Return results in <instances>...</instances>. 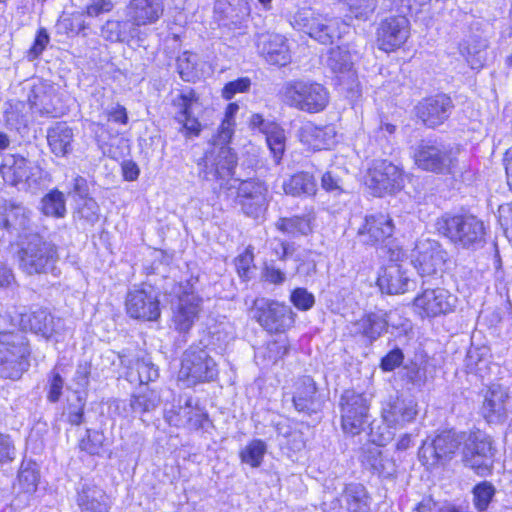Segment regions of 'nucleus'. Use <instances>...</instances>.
Wrapping results in <instances>:
<instances>
[{
	"instance_id": "nucleus-22",
	"label": "nucleus",
	"mask_w": 512,
	"mask_h": 512,
	"mask_svg": "<svg viewBox=\"0 0 512 512\" xmlns=\"http://www.w3.org/2000/svg\"><path fill=\"white\" fill-rule=\"evenodd\" d=\"M371 185L378 196L392 193L402 187L403 177L401 170L387 160H375L369 169Z\"/></svg>"
},
{
	"instance_id": "nucleus-8",
	"label": "nucleus",
	"mask_w": 512,
	"mask_h": 512,
	"mask_svg": "<svg viewBox=\"0 0 512 512\" xmlns=\"http://www.w3.org/2000/svg\"><path fill=\"white\" fill-rule=\"evenodd\" d=\"M228 142L221 143L218 135L214 138L213 143L199 161V178L206 181H218L230 178L237 165V157Z\"/></svg>"
},
{
	"instance_id": "nucleus-16",
	"label": "nucleus",
	"mask_w": 512,
	"mask_h": 512,
	"mask_svg": "<svg viewBox=\"0 0 512 512\" xmlns=\"http://www.w3.org/2000/svg\"><path fill=\"white\" fill-rule=\"evenodd\" d=\"M182 291L172 304V325L179 333H187L198 319L202 299L188 286L179 287Z\"/></svg>"
},
{
	"instance_id": "nucleus-51",
	"label": "nucleus",
	"mask_w": 512,
	"mask_h": 512,
	"mask_svg": "<svg viewBox=\"0 0 512 512\" xmlns=\"http://www.w3.org/2000/svg\"><path fill=\"white\" fill-rule=\"evenodd\" d=\"M238 110V105L231 103L228 105L225 113V118L222 121L218 130V140L221 143L229 142L233 134V117Z\"/></svg>"
},
{
	"instance_id": "nucleus-43",
	"label": "nucleus",
	"mask_w": 512,
	"mask_h": 512,
	"mask_svg": "<svg viewBox=\"0 0 512 512\" xmlns=\"http://www.w3.org/2000/svg\"><path fill=\"white\" fill-rule=\"evenodd\" d=\"M39 473L34 462H22L18 472V482L23 491L34 492L37 488Z\"/></svg>"
},
{
	"instance_id": "nucleus-50",
	"label": "nucleus",
	"mask_w": 512,
	"mask_h": 512,
	"mask_svg": "<svg viewBox=\"0 0 512 512\" xmlns=\"http://www.w3.org/2000/svg\"><path fill=\"white\" fill-rule=\"evenodd\" d=\"M64 379L63 377L60 375V373L56 370V369H53L49 374H48V379H47V400L51 403H56L59 401L61 395H62V390H63V387H64Z\"/></svg>"
},
{
	"instance_id": "nucleus-18",
	"label": "nucleus",
	"mask_w": 512,
	"mask_h": 512,
	"mask_svg": "<svg viewBox=\"0 0 512 512\" xmlns=\"http://www.w3.org/2000/svg\"><path fill=\"white\" fill-rule=\"evenodd\" d=\"M454 108L452 99L446 94H437L422 99L416 106L417 118L428 128L442 125Z\"/></svg>"
},
{
	"instance_id": "nucleus-38",
	"label": "nucleus",
	"mask_w": 512,
	"mask_h": 512,
	"mask_svg": "<svg viewBox=\"0 0 512 512\" xmlns=\"http://www.w3.org/2000/svg\"><path fill=\"white\" fill-rule=\"evenodd\" d=\"M40 210L47 217L64 218L67 213L64 194L58 189H52L41 198Z\"/></svg>"
},
{
	"instance_id": "nucleus-37",
	"label": "nucleus",
	"mask_w": 512,
	"mask_h": 512,
	"mask_svg": "<svg viewBox=\"0 0 512 512\" xmlns=\"http://www.w3.org/2000/svg\"><path fill=\"white\" fill-rule=\"evenodd\" d=\"M137 26L133 22L109 20L102 28V35L111 42H125L137 33Z\"/></svg>"
},
{
	"instance_id": "nucleus-24",
	"label": "nucleus",
	"mask_w": 512,
	"mask_h": 512,
	"mask_svg": "<svg viewBox=\"0 0 512 512\" xmlns=\"http://www.w3.org/2000/svg\"><path fill=\"white\" fill-rule=\"evenodd\" d=\"M394 313H369L351 324L350 332L360 336L367 344L376 341L387 329Z\"/></svg>"
},
{
	"instance_id": "nucleus-64",
	"label": "nucleus",
	"mask_w": 512,
	"mask_h": 512,
	"mask_svg": "<svg viewBox=\"0 0 512 512\" xmlns=\"http://www.w3.org/2000/svg\"><path fill=\"white\" fill-rule=\"evenodd\" d=\"M405 376L411 384L417 387L423 386L427 380L426 370L417 365L407 367Z\"/></svg>"
},
{
	"instance_id": "nucleus-31",
	"label": "nucleus",
	"mask_w": 512,
	"mask_h": 512,
	"mask_svg": "<svg viewBox=\"0 0 512 512\" xmlns=\"http://www.w3.org/2000/svg\"><path fill=\"white\" fill-rule=\"evenodd\" d=\"M77 504L81 512H109L110 501L100 487L84 483L78 491Z\"/></svg>"
},
{
	"instance_id": "nucleus-56",
	"label": "nucleus",
	"mask_w": 512,
	"mask_h": 512,
	"mask_svg": "<svg viewBox=\"0 0 512 512\" xmlns=\"http://www.w3.org/2000/svg\"><path fill=\"white\" fill-rule=\"evenodd\" d=\"M290 300L299 310L306 311L313 307L315 298L312 293L305 288H296L292 291Z\"/></svg>"
},
{
	"instance_id": "nucleus-46",
	"label": "nucleus",
	"mask_w": 512,
	"mask_h": 512,
	"mask_svg": "<svg viewBox=\"0 0 512 512\" xmlns=\"http://www.w3.org/2000/svg\"><path fill=\"white\" fill-rule=\"evenodd\" d=\"M105 441L103 432L94 429H87L86 435L81 438L79 448L89 455H100Z\"/></svg>"
},
{
	"instance_id": "nucleus-23",
	"label": "nucleus",
	"mask_w": 512,
	"mask_h": 512,
	"mask_svg": "<svg viewBox=\"0 0 512 512\" xmlns=\"http://www.w3.org/2000/svg\"><path fill=\"white\" fill-rule=\"evenodd\" d=\"M510 406L508 389L499 384H493L485 394L481 414L488 423H503L508 416Z\"/></svg>"
},
{
	"instance_id": "nucleus-39",
	"label": "nucleus",
	"mask_w": 512,
	"mask_h": 512,
	"mask_svg": "<svg viewBox=\"0 0 512 512\" xmlns=\"http://www.w3.org/2000/svg\"><path fill=\"white\" fill-rule=\"evenodd\" d=\"M268 445L262 439H252L239 452V458L243 464L251 468L261 466L267 453Z\"/></svg>"
},
{
	"instance_id": "nucleus-2",
	"label": "nucleus",
	"mask_w": 512,
	"mask_h": 512,
	"mask_svg": "<svg viewBox=\"0 0 512 512\" xmlns=\"http://www.w3.org/2000/svg\"><path fill=\"white\" fill-rule=\"evenodd\" d=\"M282 101L297 110L314 114L322 112L329 104L328 89L315 81L290 80L281 89Z\"/></svg>"
},
{
	"instance_id": "nucleus-53",
	"label": "nucleus",
	"mask_w": 512,
	"mask_h": 512,
	"mask_svg": "<svg viewBox=\"0 0 512 512\" xmlns=\"http://www.w3.org/2000/svg\"><path fill=\"white\" fill-rule=\"evenodd\" d=\"M288 349L289 345L287 340H275L267 344L264 352V357L268 360V362L274 364L287 354Z\"/></svg>"
},
{
	"instance_id": "nucleus-3",
	"label": "nucleus",
	"mask_w": 512,
	"mask_h": 512,
	"mask_svg": "<svg viewBox=\"0 0 512 512\" xmlns=\"http://www.w3.org/2000/svg\"><path fill=\"white\" fill-rule=\"evenodd\" d=\"M458 146L446 144L437 140H421L413 147L415 165L426 172L448 175L454 172L458 165Z\"/></svg>"
},
{
	"instance_id": "nucleus-7",
	"label": "nucleus",
	"mask_w": 512,
	"mask_h": 512,
	"mask_svg": "<svg viewBox=\"0 0 512 512\" xmlns=\"http://www.w3.org/2000/svg\"><path fill=\"white\" fill-rule=\"evenodd\" d=\"M19 268L27 275L46 274L58 260L57 247L35 235L18 251Z\"/></svg>"
},
{
	"instance_id": "nucleus-47",
	"label": "nucleus",
	"mask_w": 512,
	"mask_h": 512,
	"mask_svg": "<svg viewBox=\"0 0 512 512\" xmlns=\"http://www.w3.org/2000/svg\"><path fill=\"white\" fill-rule=\"evenodd\" d=\"M267 193V186L259 180L243 181L238 187L239 198H254L256 201H262V199L267 198Z\"/></svg>"
},
{
	"instance_id": "nucleus-30",
	"label": "nucleus",
	"mask_w": 512,
	"mask_h": 512,
	"mask_svg": "<svg viewBox=\"0 0 512 512\" xmlns=\"http://www.w3.org/2000/svg\"><path fill=\"white\" fill-rule=\"evenodd\" d=\"M258 48L270 64L284 66L290 61L289 47L282 35H263L258 43Z\"/></svg>"
},
{
	"instance_id": "nucleus-10",
	"label": "nucleus",
	"mask_w": 512,
	"mask_h": 512,
	"mask_svg": "<svg viewBox=\"0 0 512 512\" xmlns=\"http://www.w3.org/2000/svg\"><path fill=\"white\" fill-rule=\"evenodd\" d=\"M217 374V365L205 349L191 346L184 352L178 373L179 381L187 386H193L200 382L212 381Z\"/></svg>"
},
{
	"instance_id": "nucleus-4",
	"label": "nucleus",
	"mask_w": 512,
	"mask_h": 512,
	"mask_svg": "<svg viewBox=\"0 0 512 512\" xmlns=\"http://www.w3.org/2000/svg\"><path fill=\"white\" fill-rule=\"evenodd\" d=\"M428 0H393L400 15L383 19L376 30L378 48L392 52L400 48L410 36V22L404 15L413 10L415 5H423Z\"/></svg>"
},
{
	"instance_id": "nucleus-20",
	"label": "nucleus",
	"mask_w": 512,
	"mask_h": 512,
	"mask_svg": "<svg viewBox=\"0 0 512 512\" xmlns=\"http://www.w3.org/2000/svg\"><path fill=\"white\" fill-rule=\"evenodd\" d=\"M455 298L444 288H425L414 299V306L422 317H436L452 311Z\"/></svg>"
},
{
	"instance_id": "nucleus-17",
	"label": "nucleus",
	"mask_w": 512,
	"mask_h": 512,
	"mask_svg": "<svg viewBox=\"0 0 512 512\" xmlns=\"http://www.w3.org/2000/svg\"><path fill=\"white\" fill-rule=\"evenodd\" d=\"M417 414V402L403 395H390L382 403L381 415L389 427L403 428L413 422Z\"/></svg>"
},
{
	"instance_id": "nucleus-54",
	"label": "nucleus",
	"mask_w": 512,
	"mask_h": 512,
	"mask_svg": "<svg viewBox=\"0 0 512 512\" xmlns=\"http://www.w3.org/2000/svg\"><path fill=\"white\" fill-rule=\"evenodd\" d=\"M82 204H79L77 213L80 218L86 220L89 223H95L99 219V205L97 202L90 197L81 199Z\"/></svg>"
},
{
	"instance_id": "nucleus-1",
	"label": "nucleus",
	"mask_w": 512,
	"mask_h": 512,
	"mask_svg": "<svg viewBox=\"0 0 512 512\" xmlns=\"http://www.w3.org/2000/svg\"><path fill=\"white\" fill-rule=\"evenodd\" d=\"M436 228L456 247L476 249L485 241L484 223L471 214H445L437 219Z\"/></svg>"
},
{
	"instance_id": "nucleus-32",
	"label": "nucleus",
	"mask_w": 512,
	"mask_h": 512,
	"mask_svg": "<svg viewBox=\"0 0 512 512\" xmlns=\"http://www.w3.org/2000/svg\"><path fill=\"white\" fill-rule=\"evenodd\" d=\"M73 138V130L66 122H57L47 130L49 148L57 157H65L72 152Z\"/></svg>"
},
{
	"instance_id": "nucleus-15",
	"label": "nucleus",
	"mask_w": 512,
	"mask_h": 512,
	"mask_svg": "<svg viewBox=\"0 0 512 512\" xmlns=\"http://www.w3.org/2000/svg\"><path fill=\"white\" fill-rule=\"evenodd\" d=\"M172 106L176 109L174 119L180 125L179 132L186 138L199 136L202 125L195 111L199 108V97L193 89L182 90L172 99Z\"/></svg>"
},
{
	"instance_id": "nucleus-29",
	"label": "nucleus",
	"mask_w": 512,
	"mask_h": 512,
	"mask_svg": "<svg viewBox=\"0 0 512 512\" xmlns=\"http://www.w3.org/2000/svg\"><path fill=\"white\" fill-rule=\"evenodd\" d=\"M377 285L380 290L387 294H402L414 285L406 271L399 264L393 263L386 266L380 272Z\"/></svg>"
},
{
	"instance_id": "nucleus-9",
	"label": "nucleus",
	"mask_w": 512,
	"mask_h": 512,
	"mask_svg": "<svg viewBox=\"0 0 512 512\" xmlns=\"http://www.w3.org/2000/svg\"><path fill=\"white\" fill-rule=\"evenodd\" d=\"M371 398L363 392L345 390L339 401L341 426L352 436L360 434L369 421Z\"/></svg>"
},
{
	"instance_id": "nucleus-13",
	"label": "nucleus",
	"mask_w": 512,
	"mask_h": 512,
	"mask_svg": "<svg viewBox=\"0 0 512 512\" xmlns=\"http://www.w3.org/2000/svg\"><path fill=\"white\" fill-rule=\"evenodd\" d=\"M495 453L490 436L480 431L470 433L463 448V462L479 476H486L492 471Z\"/></svg>"
},
{
	"instance_id": "nucleus-26",
	"label": "nucleus",
	"mask_w": 512,
	"mask_h": 512,
	"mask_svg": "<svg viewBox=\"0 0 512 512\" xmlns=\"http://www.w3.org/2000/svg\"><path fill=\"white\" fill-rule=\"evenodd\" d=\"M390 439V436L387 438L382 437L379 439L378 445H368L363 449L361 456V461L365 468L384 478H389L396 472L394 460L380 448V446L385 445Z\"/></svg>"
},
{
	"instance_id": "nucleus-61",
	"label": "nucleus",
	"mask_w": 512,
	"mask_h": 512,
	"mask_svg": "<svg viewBox=\"0 0 512 512\" xmlns=\"http://www.w3.org/2000/svg\"><path fill=\"white\" fill-rule=\"evenodd\" d=\"M243 212L253 218H258L263 212L267 198L256 201L254 198H239Z\"/></svg>"
},
{
	"instance_id": "nucleus-59",
	"label": "nucleus",
	"mask_w": 512,
	"mask_h": 512,
	"mask_svg": "<svg viewBox=\"0 0 512 512\" xmlns=\"http://www.w3.org/2000/svg\"><path fill=\"white\" fill-rule=\"evenodd\" d=\"M251 81L249 78H239L237 80L227 83L222 91L225 99L230 100L236 93H242L249 89Z\"/></svg>"
},
{
	"instance_id": "nucleus-55",
	"label": "nucleus",
	"mask_w": 512,
	"mask_h": 512,
	"mask_svg": "<svg viewBox=\"0 0 512 512\" xmlns=\"http://www.w3.org/2000/svg\"><path fill=\"white\" fill-rule=\"evenodd\" d=\"M254 255L250 248H247L242 254H240L235 260V266L237 273L243 280L250 279V273L253 266Z\"/></svg>"
},
{
	"instance_id": "nucleus-28",
	"label": "nucleus",
	"mask_w": 512,
	"mask_h": 512,
	"mask_svg": "<svg viewBox=\"0 0 512 512\" xmlns=\"http://www.w3.org/2000/svg\"><path fill=\"white\" fill-rule=\"evenodd\" d=\"M163 12L162 0H130L126 7L127 17L137 27L155 23Z\"/></svg>"
},
{
	"instance_id": "nucleus-11",
	"label": "nucleus",
	"mask_w": 512,
	"mask_h": 512,
	"mask_svg": "<svg viewBox=\"0 0 512 512\" xmlns=\"http://www.w3.org/2000/svg\"><path fill=\"white\" fill-rule=\"evenodd\" d=\"M253 318L270 333H283L295 322L291 307L268 298H257L251 308Z\"/></svg>"
},
{
	"instance_id": "nucleus-6",
	"label": "nucleus",
	"mask_w": 512,
	"mask_h": 512,
	"mask_svg": "<svg viewBox=\"0 0 512 512\" xmlns=\"http://www.w3.org/2000/svg\"><path fill=\"white\" fill-rule=\"evenodd\" d=\"M294 26L322 44H331L347 25L337 17H328L311 8L299 10L293 17Z\"/></svg>"
},
{
	"instance_id": "nucleus-21",
	"label": "nucleus",
	"mask_w": 512,
	"mask_h": 512,
	"mask_svg": "<svg viewBox=\"0 0 512 512\" xmlns=\"http://www.w3.org/2000/svg\"><path fill=\"white\" fill-rule=\"evenodd\" d=\"M126 309L135 319L153 321L160 316L159 299L152 289L130 291L126 298Z\"/></svg>"
},
{
	"instance_id": "nucleus-62",
	"label": "nucleus",
	"mask_w": 512,
	"mask_h": 512,
	"mask_svg": "<svg viewBox=\"0 0 512 512\" xmlns=\"http://www.w3.org/2000/svg\"><path fill=\"white\" fill-rule=\"evenodd\" d=\"M113 0H90L86 6V13L90 17H98L103 13H109L114 8Z\"/></svg>"
},
{
	"instance_id": "nucleus-42",
	"label": "nucleus",
	"mask_w": 512,
	"mask_h": 512,
	"mask_svg": "<svg viewBox=\"0 0 512 512\" xmlns=\"http://www.w3.org/2000/svg\"><path fill=\"white\" fill-rule=\"evenodd\" d=\"M264 134L270 151L276 162H279L285 150L286 137L284 130L277 123H274Z\"/></svg>"
},
{
	"instance_id": "nucleus-5",
	"label": "nucleus",
	"mask_w": 512,
	"mask_h": 512,
	"mask_svg": "<svg viewBox=\"0 0 512 512\" xmlns=\"http://www.w3.org/2000/svg\"><path fill=\"white\" fill-rule=\"evenodd\" d=\"M30 349L21 333L0 332V378L19 380L29 369Z\"/></svg>"
},
{
	"instance_id": "nucleus-34",
	"label": "nucleus",
	"mask_w": 512,
	"mask_h": 512,
	"mask_svg": "<svg viewBox=\"0 0 512 512\" xmlns=\"http://www.w3.org/2000/svg\"><path fill=\"white\" fill-rule=\"evenodd\" d=\"M161 403L160 394L155 390L147 389L138 393L137 395H133L129 400V403L126 401H119L117 403V409L122 408L124 411V417L129 416V411L127 406H129V410L133 413H146L155 410Z\"/></svg>"
},
{
	"instance_id": "nucleus-14",
	"label": "nucleus",
	"mask_w": 512,
	"mask_h": 512,
	"mask_svg": "<svg viewBox=\"0 0 512 512\" xmlns=\"http://www.w3.org/2000/svg\"><path fill=\"white\" fill-rule=\"evenodd\" d=\"M447 252L436 240L421 238L412 253V263L421 277L434 276L443 271Z\"/></svg>"
},
{
	"instance_id": "nucleus-45",
	"label": "nucleus",
	"mask_w": 512,
	"mask_h": 512,
	"mask_svg": "<svg viewBox=\"0 0 512 512\" xmlns=\"http://www.w3.org/2000/svg\"><path fill=\"white\" fill-rule=\"evenodd\" d=\"M28 323L35 333L47 336L53 331V317L46 309L39 308L33 311L28 318Z\"/></svg>"
},
{
	"instance_id": "nucleus-44",
	"label": "nucleus",
	"mask_w": 512,
	"mask_h": 512,
	"mask_svg": "<svg viewBox=\"0 0 512 512\" xmlns=\"http://www.w3.org/2000/svg\"><path fill=\"white\" fill-rule=\"evenodd\" d=\"M348 7L350 17L361 21H367L375 12L377 0H340Z\"/></svg>"
},
{
	"instance_id": "nucleus-52",
	"label": "nucleus",
	"mask_w": 512,
	"mask_h": 512,
	"mask_svg": "<svg viewBox=\"0 0 512 512\" xmlns=\"http://www.w3.org/2000/svg\"><path fill=\"white\" fill-rule=\"evenodd\" d=\"M135 370L138 374V380L141 384L155 381L159 377L158 368L147 359H139L135 363Z\"/></svg>"
},
{
	"instance_id": "nucleus-60",
	"label": "nucleus",
	"mask_w": 512,
	"mask_h": 512,
	"mask_svg": "<svg viewBox=\"0 0 512 512\" xmlns=\"http://www.w3.org/2000/svg\"><path fill=\"white\" fill-rule=\"evenodd\" d=\"M15 454L16 450L11 437L0 432V464L11 462Z\"/></svg>"
},
{
	"instance_id": "nucleus-12",
	"label": "nucleus",
	"mask_w": 512,
	"mask_h": 512,
	"mask_svg": "<svg viewBox=\"0 0 512 512\" xmlns=\"http://www.w3.org/2000/svg\"><path fill=\"white\" fill-rule=\"evenodd\" d=\"M462 443V437L452 430L443 431L432 439L423 441L418 451L419 461L428 469L449 462Z\"/></svg>"
},
{
	"instance_id": "nucleus-35",
	"label": "nucleus",
	"mask_w": 512,
	"mask_h": 512,
	"mask_svg": "<svg viewBox=\"0 0 512 512\" xmlns=\"http://www.w3.org/2000/svg\"><path fill=\"white\" fill-rule=\"evenodd\" d=\"M370 497L366 488L360 483L346 486L342 501L349 512H370Z\"/></svg>"
},
{
	"instance_id": "nucleus-63",
	"label": "nucleus",
	"mask_w": 512,
	"mask_h": 512,
	"mask_svg": "<svg viewBox=\"0 0 512 512\" xmlns=\"http://www.w3.org/2000/svg\"><path fill=\"white\" fill-rule=\"evenodd\" d=\"M499 221L507 237L512 240V202L499 207Z\"/></svg>"
},
{
	"instance_id": "nucleus-33",
	"label": "nucleus",
	"mask_w": 512,
	"mask_h": 512,
	"mask_svg": "<svg viewBox=\"0 0 512 512\" xmlns=\"http://www.w3.org/2000/svg\"><path fill=\"white\" fill-rule=\"evenodd\" d=\"M316 384L310 376L301 377L295 384L293 403L299 412L311 414L317 410Z\"/></svg>"
},
{
	"instance_id": "nucleus-41",
	"label": "nucleus",
	"mask_w": 512,
	"mask_h": 512,
	"mask_svg": "<svg viewBox=\"0 0 512 512\" xmlns=\"http://www.w3.org/2000/svg\"><path fill=\"white\" fill-rule=\"evenodd\" d=\"M276 228L288 235H307L311 231L310 219L307 216L280 218L275 223Z\"/></svg>"
},
{
	"instance_id": "nucleus-36",
	"label": "nucleus",
	"mask_w": 512,
	"mask_h": 512,
	"mask_svg": "<svg viewBox=\"0 0 512 512\" xmlns=\"http://www.w3.org/2000/svg\"><path fill=\"white\" fill-rule=\"evenodd\" d=\"M286 194L299 196H313L317 191V184L312 175L307 172H300L291 176L283 183Z\"/></svg>"
},
{
	"instance_id": "nucleus-57",
	"label": "nucleus",
	"mask_w": 512,
	"mask_h": 512,
	"mask_svg": "<svg viewBox=\"0 0 512 512\" xmlns=\"http://www.w3.org/2000/svg\"><path fill=\"white\" fill-rule=\"evenodd\" d=\"M49 35L46 31V29L41 28L35 37L34 43L32 47L27 52V59L29 61H34L37 59L42 52L45 50L46 46L49 43Z\"/></svg>"
},
{
	"instance_id": "nucleus-27",
	"label": "nucleus",
	"mask_w": 512,
	"mask_h": 512,
	"mask_svg": "<svg viewBox=\"0 0 512 512\" xmlns=\"http://www.w3.org/2000/svg\"><path fill=\"white\" fill-rule=\"evenodd\" d=\"M0 174L6 184L21 189L29 185L31 167L26 158L7 155L0 166Z\"/></svg>"
},
{
	"instance_id": "nucleus-19",
	"label": "nucleus",
	"mask_w": 512,
	"mask_h": 512,
	"mask_svg": "<svg viewBox=\"0 0 512 512\" xmlns=\"http://www.w3.org/2000/svg\"><path fill=\"white\" fill-rule=\"evenodd\" d=\"M394 224L389 215L382 213L367 215L357 230L360 243L368 246H377L391 238Z\"/></svg>"
},
{
	"instance_id": "nucleus-58",
	"label": "nucleus",
	"mask_w": 512,
	"mask_h": 512,
	"mask_svg": "<svg viewBox=\"0 0 512 512\" xmlns=\"http://www.w3.org/2000/svg\"><path fill=\"white\" fill-rule=\"evenodd\" d=\"M321 186L325 191L334 195H339L344 191L341 178L333 171H327L323 174Z\"/></svg>"
},
{
	"instance_id": "nucleus-48",
	"label": "nucleus",
	"mask_w": 512,
	"mask_h": 512,
	"mask_svg": "<svg viewBox=\"0 0 512 512\" xmlns=\"http://www.w3.org/2000/svg\"><path fill=\"white\" fill-rule=\"evenodd\" d=\"M494 494L495 488L491 483L483 481L477 484L473 489L475 508L480 512L485 511L494 497Z\"/></svg>"
},
{
	"instance_id": "nucleus-40",
	"label": "nucleus",
	"mask_w": 512,
	"mask_h": 512,
	"mask_svg": "<svg viewBox=\"0 0 512 512\" xmlns=\"http://www.w3.org/2000/svg\"><path fill=\"white\" fill-rule=\"evenodd\" d=\"M326 64L335 74H349L354 65L350 51L344 47L331 48Z\"/></svg>"
},
{
	"instance_id": "nucleus-49",
	"label": "nucleus",
	"mask_w": 512,
	"mask_h": 512,
	"mask_svg": "<svg viewBox=\"0 0 512 512\" xmlns=\"http://www.w3.org/2000/svg\"><path fill=\"white\" fill-rule=\"evenodd\" d=\"M304 133L313 138L311 143L316 149H326L330 145V140L334 135L333 128L331 127H316L314 125H307L304 127Z\"/></svg>"
},
{
	"instance_id": "nucleus-25",
	"label": "nucleus",
	"mask_w": 512,
	"mask_h": 512,
	"mask_svg": "<svg viewBox=\"0 0 512 512\" xmlns=\"http://www.w3.org/2000/svg\"><path fill=\"white\" fill-rule=\"evenodd\" d=\"M251 12L247 0H216L214 17L220 25L232 29L240 28Z\"/></svg>"
}]
</instances>
